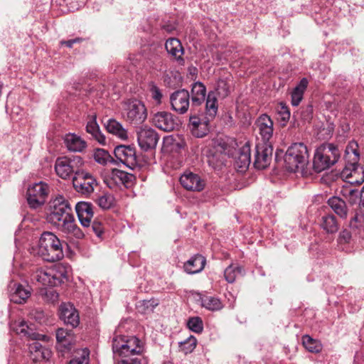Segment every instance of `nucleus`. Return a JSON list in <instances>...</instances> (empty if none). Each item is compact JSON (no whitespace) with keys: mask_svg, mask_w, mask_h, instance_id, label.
Wrapping results in <instances>:
<instances>
[{"mask_svg":"<svg viewBox=\"0 0 364 364\" xmlns=\"http://www.w3.org/2000/svg\"><path fill=\"white\" fill-rule=\"evenodd\" d=\"M83 164V159L80 156H61L55 160V171L59 177L67 179L74 173L76 176Z\"/></svg>","mask_w":364,"mask_h":364,"instance_id":"obj_9","label":"nucleus"},{"mask_svg":"<svg viewBox=\"0 0 364 364\" xmlns=\"http://www.w3.org/2000/svg\"><path fill=\"white\" fill-rule=\"evenodd\" d=\"M46 294L50 296V299L53 302L57 301L58 299V294L53 289L48 290Z\"/></svg>","mask_w":364,"mask_h":364,"instance_id":"obj_56","label":"nucleus"},{"mask_svg":"<svg viewBox=\"0 0 364 364\" xmlns=\"http://www.w3.org/2000/svg\"><path fill=\"white\" fill-rule=\"evenodd\" d=\"M48 193L46 183L39 182L29 187L27 191V201L32 208H37L43 205Z\"/></svg>","mask_w":364,"mask_h":364,"instance_id":"obj_10","label":"nucleus"},{"mask_svg":"<svg viewBox=\"0 0 364 364\" xmlns=\"http://www.w3.org/2000/svg\"><path fill=\"white\" fill-rule=\"evenodd\" d=\"M328 205L332 210L341 218L346 219L348 216V207L342 198L333 196L330 198L327 201Z\"/></svg>","mask_w":364,"mask_h":364,"instance_id":"obj_30","label":"nucleus"},{"mask_svg":"<svg viewBox=\"0 0 364 364\" xmlns=\"http://www.w3.org/2000/svg\"><path fill=\"white\" fill-rule=\"evenodd\" d=\"M149 63L154 69L157 70H161L163 65L162 51H156V53L149 58Z\"/></svg>","mask_w":364,"mask_h":364,"instance_id":"obj_45","label":"nucleus"},{"mask_svg":"<svg viewBox=\"0 0 364 364\" xmlns=\"http://www.w3.org/2000/svg\"><path fill=\"white\" fill-rule=\"evenodd\" d=\"M163 364H173V363L171 362L168 361V362H164Z\"/></svg>","mask_w":364,"mask_h":364,"instance_id":"obj_61","label":"nucleus"},{"mask_svg":"<svg viewBox=\"0 0 364 364\" xmlns=\"http://www.w3.org/2000/svg\"><path fill=\"white\" fill-rule=\"evenodd\" d=\"M205 258L200 255H195L185 262L183 268L188 274H193L201 272L205 264Z\"/></svg>","mask_w":364,"mask_h":364,"instance_id":"obj_29","label":"nucleus"},{"mask_svg":"<svg viewBox=\"0 0 364 364\" xmlns=\"http://www.w3.org/2000/svg\"><path fill=\"white\" fill-rule=\"evenodd\" d=\"M312 112V107L311 106H309L308 107L306 108V112H307V117L305 119H307L310 115V114Z\"/></svg>","mask_w":364,"mask_h":364,"instance_id":"obj_60","label":"nucleus"},{"mask_svg":"<svg viewBox=\"0 0 364 364\" xmlns=\"http://www.w3.org/2000/svg\"><path fill=\"white\" fill-rule=\"evenodd\" d=\"M65 146L70 151L82 152L85 149L87 143L75 134H66L63 138Z\"/></svg>","mask_w":364,"mask_h":364,"instance_id":"obj_28","label":"nucleus"},{"mask_svg":"<svg viewBox=\"0 0 364 364\" xmlns=\"http://www.w3.org/2000/svg\"><path fill=\"white\" fill-rule=\"evenodd\" d=\"M206 95V87L201 82H195L191 86V109L194 111V107L202 105Z\"/></svg>","mask_w":364,"mask_h":364,"instance_id":"obj_27","label":"nucleus"},{"mask_svg":"<svg viewBox=\"0 0 364 364\" xmlns=\"http://www.w3.org/2000/svg\"><path fill=\"white\" fill-rule=\"evenodd\" d=\"M150 92L152 99L156 102L157 105H160L161 103L163 95L159 87L154 83H152L150 86Z\"/></svg>","mask_w":364,"mask_h":364,"instance_id":"obj_48","label":"nucleus"},{"mask_svg":"<svg viewBox=\"0 0 364 364\" xmlns=\"http://www.w3.org/2000/svg\"><path fill=\"white\" fill-rule=\"evenodd\" d=\"M307 86L308 80L306 78L304 77L300 80L299 83L296 85V87L294 89H298V91L304 93V91L306 90Z\"/></svg>","mask_w":364,"mask_h":364,"instance_id":"obj_54","label":"nucleus"},{"mask_svg":"<svg viewBox=\"0 0 364 364\" xmlns=\"http://www.w3.org/2000/svg\"><path fill=\"white\" fill-rule=\"evenodd\" d=\"M308 149L303 143L293 144L288 148L284 156L285 167L291 172H295L298 168H303L308 162Z\"/></svg>","mask_w":364,"mask_h":364,"instance_id":"obj_7","label":"nucleus"},{"mask_svg":"<svg viewBox=\"0 0 364 364\" xmlns=\"http://www.w3.org/2000/svg\"><path fill=\"white\" fill-rule=\"evenodd\" d=\"M201 305L208 310L215 311H220L223 308L221 301L215 296H203L200 298Z\"/></svg>","mask_w":364,"mask_h":364,"instance_id":"obj_36","label":"nucleus"},{"mask_svg":"<svg viewBox=\"0 0 364 364\" xmlns=\"http://www.w3.org/2000/svg\"><path fill=\"white\" fill-rule=\"evenodd\" d=\"M187 326L191 331H192L196 333H200L203 330V321L198 316L190 318L188 320Z\"/></svg>","mask_w":364,"mask_h":364,"instance_id":"obj_43","label":"nucleus"},{"mask_svg":"<svg viewBox=\"0 0 364 364\" xmlns=\"http://www.w3.org/2000/svg\"><path fill=\"white\" fill-rule=\"evenodd\" d=\"M349 227L355 232H359L364 229V213H356L350 219Z\"/></svg>","mask_w":364,"mask_h":364,"instance_id":"obj_39","label":"nucleus"},{"mask_svg":"<svg viewBox=\"0 0 364 364\" xmlns=\"http://www.w3.org/2000/svg\"><path fill=\"white\" fill-rule=\"evenodd\" d=\"M210 120L205 118L201 120L194 111L191 112L189 117V126L192 134L197 138H202L209 132L208 123Z\"/></svg>","mask_w":364,"mask_h":364,"instance_id":"obj_20","label":"nucleus"},{"mask_svg":"<svg viewBox=\"0 0 364 364\" xmlns=\"http://www.w3.org/2000/svg\"><path fill=\"white\" fill-rule=\"evenodd\" d=\"M73 184L76 191L88 196L94 191L95 186L97 185V183L90 173L80 171L73 178Z\"/></svg>","mask_w":364,"mask_h":364,"instance_id":"obj_11","label":"nucleus"},{"mask_svg":"<svg viewBox=\"0 0 364 364\" xmlns=\"http://www.w3.org/2000/svg\"><path fill=\"white\" fill-rule=\"evenodd\" d=\"M278 155H279V154H278V152H277V153H276V158H277V157H278Z\"/></svg>","mask_w":364,"mask_h":364,"instance_id":"obj_62","label":"nucleus"},{"mask_svg":"<svg viewBox=\"0 0 364 364\" xmlns=\"http://www.w3.org/2000/svg\"><path fill=\"white\" fill-rule=\"evenodd\" d=\"M320 225L328 234H334L339 229V223L333 214H326L322 216Z\"/></svg>","mask_w":364,"mask_h":364,"instance_id":"obj_34","label":"nucleus"},{"mask_svg":"<svg viewBox=\"0 0 364 364\" xmlns=\"http://www.w3.org/2000/svg\"><path fill=\"white\" fill-rule=\"evenodd\" d=\"M59 317L65 324L76 328L80 323L77 310L70 303H62L59 306Z\"/></svg>","mask_w":364,"mask_h":364,"instance_id":"obj_19","label":"nucleus"},{"mask_svg":"<svg viewBox=\"0 0 364 364\" xmlns=\"http://www.w3.org/2000/svg\"><path fill=\"white\" fill-rule=\"evenodd\" d=\"M165 48L167 53L171 55L179 65H184L185 60L183 58L184 49L181 42L176 38H171L165 43Z\"/></svg>","mask_w":364,"mask_h":364,"instance_id":"obj_24","label":"nucleus"},{"mask_svg":"<svg viewBox=\"0 0 364 364\" xmlns=\"http://www.w3.org/2000/svg\"><path fill=\"white\" fill-rule=\"evenodd\" d=\"M181 186L188 191H200L205 187V181L196 173H185L180 177Z\"/></svg>","mask_w":364,"mask_h":364,"instance_id":"obj_22","label":"nucleus"},{"mask_svg":"<svg viewBox=\"0 0 364 364\" xmlns=\"http://www.w3.org/2000/svg\"><path fill=\"white\" fill-rule=\"evenodd\" d=\"M96 202L102 209H109L114 204V198L112 195L105 193L99 196Z\"/></svg>","mask_w":364,"mask_h":364,"instance_id":"obj_44","label":"nucleus"},{"mask_svg":"<svg viewBox=\"0 0 364 364\" xmlns=\"http://www.w3.org/2000/svg\"><path fill=\"white\" fill-rule=\"evenodd\" d=\"M358 144L351 141L346 148L345 159L346 171H350V175L353 178L360 175V177L350 181L351 183L361 184L364 182V167L358 164L360 154L358 151Z\"/></svg>","mask_w":364,"mask_h":364,"instance_id":"obj_8","label":"nucleus"},{"mask_svg":"<svg viewBox=\"0 0 364 364\" xmlns=\"http://www.w3.org/2000/svg\"><path fill=\"white\" fill-rule=\"evenodd\" d=\"M91 230L98 237H101L104 233L103 224L98 220H94L92 223Z\"/></svg>","mask_w":364,"mask_h":364,"instance_id":"obj_50","label":"nucleus"},{"mask_svg":"<svg viewBox=\"0 0 364 364\" xmlns=\"http://www.w3.org/2000/svg\"><path fill=\"white\" fill-rule=\"evenodd\" d=\"M340 151L333 144L326 143L319 146L315 151L313 167L316 172L320 173L328 169L339 159Z\"/></svg>","mask_w":364,"mask_h":364,"instance_id":"obj_5","label":"nucleus"},{"mask_svg":"<svg viewBox=\"0 0 364 364\" xmlns=\"http://www.w3.org/2000/svg\"><path fill=\"white\" fill-rule=\"evenodd\" d=\"M9 298L10 301L15 304H23L26 302L30 296L31 292L23 285L18 283L11 282L9 286Z\"/></svg>","mask_w":364,"mask_h":364,"instance_id":"obj_25","label":"nucleus"},{"mask_svg":"<svg viewBox=\"0 0 364 364\" xmlns=\"http://www.w3.org/2000/svg\"><path fill=\"white\" fill-rule=\"evenodd\" d=\"M277 112L280 122L282 125H285L290 119V111L289 108L284 104L281 103V106Z\"/></svg>","mask_w":364,"mask_h":364,"instance_id":"obj_47","label":"nucleus"},{"mask_svg":"<svg viewBox=\"0 0 364 364\" xmlns=\"http://www.w3.org/2000/svg\"><path fill=\"white\" fill-rule=\"evenodd\" d=\"M213 91L215 92L216 96L225 98L230 93V85L226 80L219 79Z\"/></svg>","mask_w":364,"mask_h":364,"instance_id":"obj_40","label":"nucleus"},{"mask_svg":"<svg viewBox=\"0 0 364 364\" xmlns=\"http://www.w3.org/2000/svg\"><path fill=\"white\" fill-rule=\"evenodd\" d=\"M259 134L264 141H269L273 135V122L269 116L263 114L256 122Z\"/></svg>","mask_w":364,"mask_h":364,"instance_id":"obj_26","label":"nucleus"},{"mask_svg":"<svg viewBox=\"0 0 364 364\" xmlns=\"http://www.w3.org/2000/svg\"><path fill=\"white\" fill-rule=\"evenodd\" d=\"M134 180L135 176L133 174L114 168L112 170L108 178L105 180V182L110 188H113L115 186L121 185L128 188L133 185Z\"/></svg>","mask_w":364,"mask_h":364,"instance_id":"obj_17","label":"nucleus"},{"mask_svg":"<svg viewBox=\"0 0 364 364\" xmlns=\"http://www.w3.org/2000/svg\"><path fill=\"white\" fill-rule=\"evenodd\" d=\"M159 139V134L151 128H141L137 132V141L139 146L145 151L155 149Z\"/></svg>","mask_w":364,"mask_h":364,"instance_id":"obj_14","label":"nucleus"},{"mask_svg":"<svg viewBox=\"0 0 364 364\" xmlns=\"http://www.w3.org/2000/svg\"><path fill=\"white\" fill-rule=\"evenodd\" d=\"M71 40L73 41V43H74V44H75V43H81V42H82V41H83V38H79V37H78V38H73V39H71Z\"/></svg>","mask_w":364,"mask_h":364,"instance_id":"obj_59","label":"nucleus"},{"mask_svg":"<svg viewBox=\"0 0 364 364\" xmlns=\"http://www.w3.org/2000/svg\"><path fill=\"white\" fill-rule=\"evenodd\" d=\"M242 272L240 266L230 264L224 271V277L228 283H233L238 274Z\"/></svg>","mask_w":364,"mask_h":364,"instance_id":"obj_41","label":"nucleus"},{"mask_svg":"<svg viewBox=\"0 0 364 364\" xmlns=\"http://www.w3.org/2000/svg\"><path fill=\"white\" fill-rule=\"evenodd\" d=\"M63 245L68 246L64 241L51 232H44L39 239L38 255L47 262H55L63 258Z\"/></svg>","mask_w":364,"mask_h":364,"instance_id":"obj_4","label":"nucleus"},{"mask_svg":"<svg viewBox=\"0 0 364 364\" xmlns=\"http://www.w3.org/2000/svg\"><path fill=\"white\" fill-rule=\"evenodd\" d=\"M14 331L17 334H21L23 336H30L28 332V326L26 321H21L18 323V324L14 327Z\"/></svg>","mask_w":364,"mask_h":364,"instance_id":"obj_49","label":"nucleus"},{"mask_svg":"<svg viewBox=\"0 0 364 364\" xmlns=\"http://www.w3.org/2000/svg\"><path fill=\"white\" fill-rule=\"evenodd\" d=\"M70 269L69 265L60 263L46 269L36 268L31 279L45 287H56L68 280Z\"/></svg>","mask_w":364,"mask_h":364,"instance_id":"obj_3","label":"nucleus"},{"mask_svg":"<svg viewBox=\"0 0 364 364\" xmlns=\"http://www.w3.org/2000/svg\"><path fill=\"white\" fill-rule=\"evenodd\" d=\"M117 160L126 166L133 168L137 164L135 148L130 145H118L114 149Z\"/></svg>","mask_w":364,"mask_h":364,"instance_id":"obj_16","label":"nucleus"},{"mask_svg":"<svg viewBox=\"0 0 364 364\" xmlns=\"http://www.w3.org/2000/svg\"><path fill=\"white\" fill-rule=\"evenodd\" d=\"M112 351L114 355L122 358L118 364H146L142 355L144 343L136 336L113 338Z\"/></svg>","mask_w":364,"mask_h":364,"instance_id":"obj_2","label":"nucleus"},{"mask_svg":"<svg viewBox=\"0 0 364 364\" xmlns=\"http://www.w3.org/2000/svg\"><path fill=\"white\" fill-rule=\"evenodd\" d=\"M157 305L158 303L154 300L144 301V306H146L147 309L150 306L151 310H153Z\"/></svg>","mask_w":364,"mask_h":364,"instance_id":"obj_57","label":"nucleus"},{"mask_svg":"<svg viewBox=\"0 0 364 364\" xmlns=\"http://www.w3.org/2000/svg\"><path fill=\"white\" fill-rule=\"evenodd\" d=\"M97 117L92 115L86 125V131L101 144H105L106 139L105 135L101 132L100 127L97 122Z\"/></svg>","mask_w":364,"mask_h":364,"instance_id":"obj_33","label":"nucleus"},{"mask_svg":"<svg viewBox=\"0 0 364 364\" xmlns=\"http://www.w3.org/2000/svg\"><path fill=\"white\" fill-rule=\"evenodd\" d=\"M218 109V100L215 91H210L208 93L205 102V118L213 120L217 114Z\"/></svg>","mask_w":364,"mask_h":364,"instance_id":"obj_32","label":"nucleus"},{"mask_svg":"<svg viewBox=\"0 0 364 364\" xmlns=\"http://www.w3.org/2000/svg\"><path fill=\"white\" fill-rule=\"evenodd\" d=\"M272 149L267 145L257 146L255 154L254 166L257 169H264L272 160Z\"/></svg>","mask_w":364,"mask_h":364,"instance_id":"obj_21","label":"nucleus"},{"mask_svg":"<svg viewBox=\"0 0 364 364\" xmlns=\"http://www.w3.org/2000/svg\"><path fill=\"white\" fill-rule=\"evenodd\" d=\"M108 132L113 134L119 138L124 139L127 137V132L122 125L114 119H108L105 124Z\"/></svg>","mask_w":364,"mask_h":364,"instance_id":"obj_35","label":"nucleus"},{"mask_svg":"<svg viewBox=\"0 0 364 364\" xmlns=\"http://www.w3.org/2000/svg\"><path fill=\"white\" fill-rule=\"evenodd\" d=\"M351 237H352L351 232L346 229L341 231L339 235V239L341 240V241H342L345 243L349 242V241L351 239Z\"/></svg>","mask_w":364,"mask_h":364,"instance_id":"obj_53","label":"nucleus"},{"mask_svg":"<svg viewBox=\"0 0 364 364\" xmlns=\"http://www.w3.org/2000/svg\"><path fill=\"white\" fill-rule=\"evenodd\" d=\"M232 157L235 169L238 172H245L251 164V149L249 143L235 150Z\"/></svg>","mask_w":364,"mask_h":364,"instance_id":"obj_18","label":"nucleus"},{"mask_svg":"<svg viewBox=\"0 0 364 364\" xmlns=\"http://www.w3.org/2000/svg\"><path fill=\"white\" fill-rule=\"evenodd\" d=\"M196 346V339L193 336H190L184 341L180 342L179 347L186 354L191 353Z\"/></svg>","mask_w":364,"mask_h":364,"instance_id":"obj_46","label":"nucleus"},{"mask_svg":"<svg viewBox=\"0 0 364 364\" xmlns=\"http://www.w3.org/2000/svg\"><path fill=\"white\" fill-rule=\"evenodd\" d=\"M31 359L36 362L48 360L50 351L38 342H33L29 347Z\"/></svg>","mask_w":364,"mask_h":364,"instance_id":"obj_31","label":"nucleus"},{"mask_svg":"<svg viewBox=\"0 0 364 364\" xmlns=\"http://www.w3.org/2000/svg\"><path fill=\"white\" fill-rule=\"evenodd\" d=\"M46 219L48 223L62 232L70 235L77 239L84 237V233L75 223V217L69 202L59 196L50 202L49 213Z\"/></svg>","mask_w":364,"mask_h":364,"instance_id":"obj_1","label":"nucleus"},{"mask_svg":"<svg viewBox=\"0 0 364 364\" xmlns=\"http://www.w3.org/2000/svg\"><path fill=\"white\" fill-rule=\"evenodd\" d=\"M358 198H360V191L355 189H352L349 191L348 202L350 204H355L358 201Z\"/></svg>","mask_w":364,"mask_h":364,"instance_id":"obj_52","label":"nucleus"},{"mask_svg":"<svg viewBox=\"0 0 364 364\" xmlns=\"http://www.w3.org/2000/svg\"><path fill=\"white\" fill-rule=\"evenodd\" d=\"M60 45L62 46H65L68 48H72L74 45L73 41L70 39V40H68V41H61L60 42Z\"/></svg>","mask_w":364,"mask_h":364,"instance_id":"obj_58","label":"nucleus"},{"mask_svg":"<svg viewBox=\"0 0 364 364\" xmlns=\"http://www.w3.org/2000/svg\"><path fill=\"white\" fill-rule=\"evenodd\" d=\"M95 161L101 164L106 165L107 163L117 164V160L114 159L109 153L103 149H96L93 154Z\"/></svg>","mask_w":364,"mask_h":364,"instance_id":"obj_37","label":"nucleus"},{"mask_svg":"<svg viewBox=\"0 0 364 364\" xmlns=\"http://www.w3.org/2000/svg\"><path fill=\"white\" fill-rule=\"evenodd\" d=\"M190 94L186 89H180L170 95L169 100L172 110L179 114L188 112L190 107Z\"/></svg>","mask_w":364,"mask_h":364,"instance_id":"obj_12","label":"nucleus"},{"mask_svg":"<svg viewBox=\"0 0 364 364\" xmlns=\"http://www.w3.org/2000/svg\"><path fill=\"white\" fill-rule=\"evenodd\" d=\"M78 356L71 359L66 364H89L90 362V351L87 348H84L77 353Z\"/></svg>","mask_w":364,"mask_h":364,"instance_id":"obj_42","label":"nucleus"},{"mask_svg":"<svg viewBox=\"0 0 364 364\" xmlns=\"http://www.w3.org/2000/svg\"><path fill=\"white\" fill-rule=\"evenodd\" d=\"M75 210L81 225L84 228H89L93 217L92 204L85 201L78 202L75 205Z\"/></svg>","mask_w":364,"mask_h":364,"instance_id":"obj_23","label":"nucleus"},{"mask_svg":"<svg viewBox=\"0 0 364 364\" xmlns=\"http://www.w3.org/2000/svg\"><path fill=\"white\" fill-rule=\"evenodd\" d=\"M302 343L304 348L311 353H319L322 350V345L318 340L312 338L309 335L302 336Z\"/></svg>","mask_w":364,"mask_h":364,"instance_id":"obj_38","label":"nucleus"},{"mask_svg":"<svg viewBox=\"0 0 364 364\" xmlns=\"http://www.w3.org/2000/svg\"><path fill=\"white\" fill-rule=\"evenodd\" d=\"M152 124L164 132H171L178 126L174 116L169 112H157L151 116Z\"/></svg>","mask_w":364,"mask_h":364,"instance_id":"obj_15","label":"nucleus"},{"mask_svg":"<svg viewBox=\"0 0 364 364\" xmlns=\"http://www.w3.org/2000/svg\"><path fill=\"white\" fill-rule=\"evenodd\" d=\"M304 92L298 91V89H294L291 92V105L296 107L303 99Z\"/></svg>","mask_w":364,"mask_h":364,"instance_id":"obj_51","label":"nucleus"},{"mask_svg":"<svg viewBox=\"0 0 364 364\" xmlns=\"http://www.w3.org/2000/svg\"><path fill=\"white\" fill-rule=\"evenodd\" d=\"M56 349L62 355L69 353L75 342V336L72 329L59 328L55 331Z\"/></svg>","mask_w":364,"mask_h":364,"instance_id":"obj_13","label":"nucleus"},{"mask_svg":"<svg viewBox=\"0 0 364 364\" xmlns=\"http://www.w3.org/2000/svg\"><path fill=\"white\" fill-rule=\"evenodd\" d=\"M359 211L364 213V186L360 191Z\"/></svg>","mask_w":364,"mask_h":364,"instance_id":"obj_55","label":"nucleus"},{"mask_svg":"<svg viewBox=\"0 0 364 364\" xmlns=\"http://www.w3.org/2000/svg\"><path fill=\"white\" fill-rule=\"evenodd\" d=\"M122 115L124 120L135 127L142 124L148 112L144 103L137 99H129L122 104Z\"/></svg>","mask_w":364,"mask_h":364,"instance_id":"obj_6","label":"nucleus"}]
</instances>
